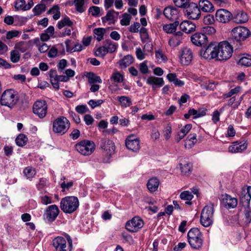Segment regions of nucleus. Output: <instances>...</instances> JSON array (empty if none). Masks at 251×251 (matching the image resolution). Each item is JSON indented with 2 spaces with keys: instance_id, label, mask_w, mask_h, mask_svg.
Wrapping results in <instances>:
<instances>
[{
  "instance_id": "nucleus-1",
  "label": "nucleus",
  "mask_w": 251,
  "mask_h": 251,
  "mask_svg": "<svg viewBox=\"0 0 251 251\" xmlns=\"http://www.w3.org/2000/svg\"><path fill=\"white\" fill-rule=\"evenodd\" d=\"M251 36V32L246 27L239 26L233 28L231 31V37L237 48H240L243 42Z\"/></svg>"
},
{
  "instance_id": "nucleus-2",
  "label": "nucleus",
  "mask_w": 251,
  "mask_h": 251,
  "mask_svg": "<svg viewBox=\"0 0 251 251\" xmlns=\"http://www.w3.org/2000/svg\"><path fill=\"white\" fill-rule=\"evenodd\" d=\"M79 205V201L77 197L67 196L61 199L60 207L64 213L71 214L76 210Z\"/></svg>"
},
{
  "instance_id": "nucleus-3",
  "label": "nucleus",
  "mask_w": 251,
  "mask_h": 251,
  "mask_svg": "<svg viewBox=\"0 0 251 251\" xmlns=\"http://www.w3.org/2000/svg\"><path fill=\"white\" fill-rule=\"evenodd\" d=\"M216 59L220 61L229 59L233 53V48L227 41L217 44Z\"/></svg>"
},
{
  "instance_id": "nucleus-4",
  "label": "nucleus",
  "mask_w": 251,
  "mask_h": 251,
  "mask_svg": "<svg viewBox=\"0 0 251 251\" xmlns=\"http://www.w3.org/2000/svg\"><path fill=\"white\" fill-rule=\"evenodd\" d=\"M188 241L191 247L196 250L200 249L203 244L202 235L198 228H191L187 233Z\"/></svg>"
},
{
  "instance_id": "nucleus-5",
  "label": "nucleus",
  "mask_w": 251,
  "mask_h": 251,
  "mask_svg": "<svg viewBox=\"0 0 251 251\" xmlns=\"http://www.w3.org/2000/svg\"><path fill=\"white\" fill-rule=\"evenodd\" d=\"M214 207V204L210 203L205 205L201 211L200 222L204 227H208L213 223Z\"/></svg>"
},
{
  "instance_id": "nucleus-6",
  "label": "nucleus",
  "mask_w": 251,
  "mask_h": 251,
  "mask_svg": "<svg viewBox=\"0 0 251 251\" xmlns=\"http://www.w3.org/2000/svg\"><path fill=\"white\" fill-rule=\"evenodd\" d=\"M18 96L16 92L12 89L5 90L0 98V104L10 108L16 105L18 100Z\"/></svg>"
},
{
  "instance_id": "nucleus-7",
  "label": "nucleus",
  "mask_w": 251,
  "mask_h": 251,
  "mask_svg": "<svg viewBox=\"0 0 251 251\" xmlns=\"http://www.w3.org/2000/svg\"><path fill=\"white\" fill-rule=\"evenodd\" d=\"M75 149L81 154L88 156L94 152L95 149V144L93 141L84 140L75 144Z\"/></svg>"
},
{
  "instance_id": "nucleus-8",
  "label": "nucleus",
  "mask_w": 251,
  "mask_h": 251,
  "mask_svg": "<svg viewBox=\"0 0 251 251\" xmlns=\"http://www.w3.org/2000/svg\"><path fill=\"white\" fill-rule=\"evenodd\" d=\"M70 126L69 121L65 117H61L54 121L52 129L55 133L63 134L68 131Z\"/></svg>"
},
{
  "instance_id": "nucleus-9",
  "label": "nucleus",
  "mask_w": 251,
  "mask_h": 251,
  "mask_svg": "<svg viewBox=\"0 0 251 251\" xmlns=\"http://www.w3.org/2000/svg\"><path fill=\"white\" fill-rule=\"evenodd\" d=\"M184 13L188 18L193 20L199 19L201 15L200 8L196 3L193 2L189 3L185 8Z\"/></svg>"
},
{
  "instance_id": "nucleus-10",
  "label": "nucleus",
  "mask_w": 251,
  "mask_h": 251,
  "mask_svg": "<svg viewBox=\"0 0 251 251\" xmlns=\"http://www.w3.org/2000/svg\"><path fill=\"white\" fill-rule=\"evenodd\" d=\"M216 51L217 43H211L206 48L203 46L200 51V54L205 59H216Z\"/></svg>"
},
{
  "instance_id": "nucleus-11",
  "label": "nucleus",
  "mask_w": 251,
  "mask_h": 251,
  "mask_svg": "<svg viewBox=\"0 0 251 251\" xmlns=\"http://www.w3.org/2000/svg\"><path fill=\"white\" fill-rule=\"evenodd\" d=\"M48 105L44 100H37L33 105V112L40 118H44L47 113Z\"/></svg>"
},
{
  "instance_id": "nucleus-12",
  "label": "nucleus",
  "mask_w": 251,
  "mask_h": 251,
  "mask_svg": "<svg viewBox=\"0 0 251 251\" xmlns=\"http://www.w3.org/2000/svg\"><path fill=\"white\" fill-rule=\"evenodd\" d=\"M100 148L107 156H111L115 152V146L114 142L108 138H102L100 143Z\"/></svg>"
},
{
  "instance_id": "nucleus-13",
  "label": "nucleus",
  "mask_w": 251,
  "mask_h": 251,
  "mask_svg": "<svg viewBox=\"0 0 251 251\" xmlns=\"http://www.w3.org/2000/svg\"><path fill=\"white\" fill-rule=\"evenodd\" d=\"M143 226V221L139 217H134L126 222V228L131 232H136L139 231Z\"/></svg>"
},
{
  "instance_id": "nucleus-14",
  "label": "nucleus",
  "mask_w": 251,
  "mask_h": 251,
  "mask_svg": "<svg viewBox=\"0 0 251 251\" xmlns=\"http://www.w3.org/2000/svg\"><path fill=\"white\" fill-rule=\"evenodd\" d=\"M59 211L58 207L56 205H50L47 207L44 213V219L47 222L51 223L57 218Z\"/></svg>"
},
{
  "instance_id": "nucleus-15",
  "label": "nucleus",
  "mask_w": 251,
  "mask_h": 251,
  "mask_svg": "<svg viewBox=\"0 0 251 251\" xmlns=\"http://www.w3.org/2000/svg\"><path fill=\"white\" fill-rule=\"evenodd\" d=\"M126 148L134 152H137L140 148V139L136 138L134 134L128 136L125 141Z\"/></svg>"
},
{
  "instance_id": "nucleus-16",
  "label": "nucleus",
  "mask_w": 251,
  "mask_h": 251,
  "mask_svg": "<svg viewBox=\"0 0 251 251\" xmlns=\"http://www.w3.org/2000/svg\"><path fill=\"white\" fill-rule=\"evenodd\" d=\"M216 20L220 23L226 24L228 23L232 18V13L225 9L218 10L215 14Z\"/></svg>"
},
{
  "instance_id": "nucleus-17",
  "label": "nucleus",
  "mask_w": 251,
  "mask_h": 251,
  "mask_svg": "<svg viewBox=\"0 0 251 251\" xmlns=\"http://www.w3.org/2000/svg\"><path fill=\"white\" fill-rule=\"evenodd\" d=\"M193 53L191 50L188 48H183L180 52V61L183 65H188L193 59Z\"/></svg>"
},
{
  "instance_id": "nucleus-18",
  "label": "nucleus",
  "mask_w": 251,
  "mask_h": 251,
  "mask_svg": "<svg viewBox=\"0 0 251 251\" xmlns=\"http://www.w3.org/2000/svg\"><path fill=\"white\" fill-rule=\"evenodd\" d=\"M164 16L171 21L175 22L179 21V12L176 8L173 6H168L166 7L163 12Z\"/></svg>"
},
{
  "instance_id": "nucleus-19",
  "label": "nucleus",
  "mask_w": 251,
  "mask_h": 251,
  "mask_svg": "<svg viewBox=\"0 0 251 251\" xmlns=\"http://www.w3.org/2000/svg\"><path fill=\"white\" fill-rule=\"evenodd\" d=\"M192 43L197 46H205L208 43V38L202 32H197L191 38Z\"/></svg>"
},
{
  "instance_id": "nucleus-20",
  "label": "nucleus",
  "mask_w": 251,
  "mask_h": 251,
  "mask_svg": "<svg viewBox=\"0 0 251 251\" xmlns=\"http://www.w3.org/2000/svg\"><path fill=\"white\" fill-rule=\"evenodd\" d=\"M55 251H67L66 241L62 237H57L52 242Z\"/></svg>"
},
{
  "instance_id": "nucleus-21",
  "label": "nucleus",
  "mask_w": 251,
  "mask_h": 251,
  "mask_svg": "<svg viewBox=\"0 0 251 251\" xmlns=\"http://www.w3.org/2000/svg\"><path fill=\"white\" fill-rule=\"evenodd\" d=\"M222 203L225 207L228 209L235 208L238 203L237 199L227 194L223 196Z\"/></svg>"
},
{
  "instance_id": "nucleus-22",
  "label": "nucleus",
  "mask_w": 251,
  "mask_h": 251,
  "mask_svg": "<svg viewBox=\"0 0 251 251\" xmlns=\"http://www.w3.org/2000/svg\"><path fill=\"white\" fill-rule=\"evenodd\" d=\"M183 33L181 31L176 32L174 35L170 38L168 41V44L170 47L176 48L182 43Z\"/></svg>"
},
{
  "instance_id": "nucleus-23",
  "label": "nucleus",
  "mask_w": 251,
  "mask_h": 251,
  "mask_svg": "<svg viewBox=\"0 0 251 251\" xmlns=\"http://www.w3.org/2000/svg\"><path fill=\"white\" fill-rule=\"evenodd\" d=\"M179 166L180 167L182 175L188 176L191 173L193 166L190 162L185 160H182L179 163Z\"/></svg>"
},
{
  "instance_id": "nucleus-24",
  "label": "nucleus",
  "mask_w": 251,
  "mask_h": 251,
  "mask_svg": "<svg viewBox=\"0 0 251 251\" xmlns=\"http://www.w3.org/2000/svg\"><path fill=\"white\" fill-rule=\"evenodd\" d=\"M119 14L118 12H116L114 10H111L107 12L106 15L104 17L101 18L103 23L109 22V25L115 24L116 20L115 18L117 17Z\"/></svg>"
},
{
  "instance_id": "nucleus-25",
  "label": "nucleus",
  "mask_w": 251,
  "mask_h": 251,
  "mask_svg": "<svg viewBox=\"0 0 251 251\" xmlns=\"http://www.w3.org/2000/svg\"><path fill=\"white\" fill-rule=\"evenodd\" d=\"M180 29L186 33H190L196 29L195 25L189 21H184L179 25Z\"/></svg>"
},
{
  "instance_id": "nucleus-26",
  "label": "nucleus",
  "mask_w": 251,
  "mask_h": 251,
  "mask_svg": "<svg viewBox=\"0 0 251 251\" xmlns=\"http://www.w3.org/2000/svg\"><path fill=\"white\" fill-rule=\"evenodd\" d=\"M247 148V144L246 142L238 143V142H236L229 147L228 151L231 153L240 152L245 150Z\"/></svg>"
},
{
  "instance_id": "nucleus-27",
  "label": "nucleus",
  "mask_w": 251,
  "mask_h": 251,
  "mask_svg": "<svg viewBox=\"0 0 251 251\" xmlns=\"http://www.w3.org/2000/svg\"><path fill=\"white\" fill-rule=\"evenodd\" d=\"M199 4V7L203 12L211 13L214 11V6L207 0H200Z\"/></svg>"
},
{
  "instance_id": "nucleus-28",
  "label": "nucleus",
  "mask_w": 251,
  "mask_h": 251,
  "mask_svg": "<svg viewBox=\"0 0 251 251\" xmlns=\"http://www.w3.org/2000/svg\"><path fill=\"white\" fill-rule=\"evenodd\" d=\"M147 83L152 86L153 89H154L156 86L161 87L164 84V80L162 78L156 77L153 76H149L147 79Z\"/></svg>"
},
{
  "instance_id": "nucleus-29",
  "label": "nucleus",
  "mask_w": 251,
  "mask_h": 251,
  "mask_svg": "<svg viewBox=\"0 0 251 251\" xmlns=\"http://www.w3.org/2000/svg\"><path fill=\"white\" fill-rule=\"evenodd\" d=\"M233 18L235 22L239 24L245 23L248 21V16L247 13L242 11H237Z\"/></svg>"
},
{
  "instance_id": "nucleus-30",
  "label": "nucleus",
  "mask_w": 251,
  "mask_h": 251,
  "mask_svg": "<svg viewBox=\"0 0 251 251\" xmlns=\"http://www.w3.org/2000/svg\"><path fill=\"white\" fill-rule=\"evenodd\" d=\"M159 184V180L156 177H152L148 180L147 186L151 192H154L157 190Z\"/></svg>"
},
{
  "instance_id": "nucleus-31",
  "label": "nucleus",
  "mask_w": 251,
  "mask_h": 251,
  "mask_svg": "<svg viewBox=\"0 0 251 251\" xmlns=\"http://www.w3.org/2000/svg\"><path fill=\"white\" fill-rule=\"evenodd\" d=\"M133 61L134 58L132 56L127 55L119 62V66L120 68L122 69H125L131 64L133 62Z\"/></svg>"
},
{
  "instance_id": "nucleus-32",
  "label": "nucleus",
  "mask_w": 251,
  "mask_h": 251,
  "mask_svg": "<svg viewBox=\"0 0 251 251\" xmlns=\"http://www.w3.org/2000/svg\"><path fill=\"white\" fill-rule=\"evenodd\" d=\"M179 24V21H176L173 23L165 25L163 26V29L167 33H173L176 31Z\"/></svg>"
},
{
  "instance_id": "nucleus-33",
  "label": "nucleus",
  "mask_w": 251,
  "mask_h": 251,
  "mask_svg": "<svg viewBox=\"0 0 251 251\" xmlns=\"http://www.w3.org/2000/svg\"><path fill=\"white\" fill-rule=\"evenodd\" d=\"M103 44L105 46L106 50L108 52L113 53L117 49V44L113 42L110 40H106L104 42Z\"/></svg>"
},
{
  "instance_id": "nucleus-34",
  "label": "nucleus",
  "mask_w": 251,
  "mask_h": 251,
  "mask_svg": "<svg viewBox=\"0 0 251 251\" xmlns=\"http://www.w3.org/2000/svg\"><path fill=\"white\" fill-rule=\"evenodd\" d=\"M86 76L88 78V82L90 84H94L96 82L100 83L102 82V80L100 77L92 72L88 73L86 75Z\"/></svg>"
},
{
  "instance_id": "nucleus-35",
  "label": "nucleus",
  "mask_w": 251,
  "mask_h": 251,
  "mask_svg": "<svg viewBox=\"0 0 251 251\" xmlns=\"http://www.w3.org/2000/svg\"><path fill=\"white\" fill-rule=\"evenodd\" d=\"M86 1L83 0H74V4L76 10L79 12L82 13L86 9V6L85 5Z\"/></svg>"
},
{
  "instance_id": "nucleus-36",
  "label": "nucleus",
  "mask_w": 251,
  "mask_h": 251,
  "mask_svg": "<svg viewBox=\"0 0 251 251\" xmlns=\"http://www.w3.org/2000/svg\"><path fill=\"white\" fill-rule=\"evenodd\" d=\"M30 42V41L28 42H20L15 45V48L17 50H19L22 52H25L29 49Z\"/></svg>"
},
{
  "instance_id": "nucleus-37",
  "label": "nucleus",
  "mask_w": 251,
  "mask_h": 251,
  "mask_svg": "<svg viewBox=\"0 0 251 251\" xmlns=\"http://www.w3.org/2000/svg\"><path fill=\"white\" fill-rule=\"evenodd\" d=\"M117 100L122 106L127 107L132 104L131 99L127 96H118Z\"/></svg>"
},
{
  "instance_id": "nucleus-38",
  "label": "nucleus",
  "mask_w": 251,
  "mask_h": 251,
  "mask_svg": "<svg viewBox=\"0 0 251 251\" xmlns=\"http://www.w3.org/2000/svg\"><path fill=\"white\" fill-rule=\"evenodd\" d=\"M238 64L246 67L251 66V55L247 54L246 56L241 57L238 61Z\"/></svg>"
},
{
  "instance_id": "nucleus-39",
  "label": "nucleus",
  "mask_w": 251,
  "mask_h": 251,
  "mask_svg": "<svg viewBox=\"0 0 251 251\" xmlns=\"http://www.w3.org/2000/svg\"><path fill=\"white\" fill-rule=\"evenodd\" d=\"M73 24V22L71 21L70 18L68 17H66L58 22L57 27L59 29H61L65 26H71Z\"/></svg>"
},
{
  "instance_id": "nucleus-40",
  "label": "nucleus",
  "mask_w": 251,
  "mask_h": 251,
  "mask_svg": "<svg viewBox=\"0 0 251 251\" xmlns=\"http://www.w3.org/2000/svg\"><path fill=\"white\" fill-rule=\"evenodd\" d=\"M197 135L196 133L190 134L187 138V142L186 143L185 147L188 145L190 148L193 146L197 142Z\"/></svg>"
},
{
  "instance_id": "nucleus-41",
  "label": "nucleus",
  "mask_w": 251,
  "mask_h": 251,
  "mask_svg": "<svg viewBox=\"0 0 251 251\" xmlns=\"http://www.w3.org/2000/svg\"><path fill=\"white\" fill-rule=\"evenodd\" d=\"M46 9V4L41 2L33 8V11L34 12L35 15H39L42 12H44Z\"/></svg>"
},
{
  "instance_id": "nucleus-42",
  "label": "nucleus",
  "mask_w": 251,
  "mask_h": 251,
  "mask_svg": "<svg viewBox=\"0 0 251 251\" xmlns=\"http://www.w3.org/2000/svg\"><path fill=\"white\" fill-rule=\"evenodd\" d=\"M27 141V138L23 134H19L16 138L15 142L16 144L20 147L25 146Z\"/></svg>"
},
{
  "instance_id": "nucleus-43",
  "label": "nucleus",
  "mask_w": 251,
  "mask_h": 251,
  "mask_svg": "<svg viewBox=\"0 0 251 251\" xmlns=\"http://www.w3.org/2000/svg\"><path fill=\"white\" fill-rule=\"evenodd\" d=\"M180 198L181 200L190 201L193 199V195L192 194L191 192L188 191H185L181 193ZM186 203L187 204H191L192 202L190 201H187L186 202Z\"/></svg>"
},
{
  "instance_id": "nucleus-44",
  "label": "nucleus",
  "mask_w": 251,
  "mask_h": 251,
  "mask_svg": "<svg viewBox=\"0 0 251 251\" xmlns=\"http://www.w3.org/2000/svg\"><path fill=\"white\" fill-rule=\"evenodd\" d=\"M105 29L103 28H95L93 30L94 33L96 36V39L98 41H100L103 38Z\"/></svg>"
},
{
  "instance_id": "nucleus-45",
  "label": "nucleus",
  "mask_w": 251,
  "mask_h": 251,
  "mask_svg": "<svg viewBox=\"0 0 251 251\" xmlns=\"http://www.w3.org/2000/svg\"><path fill=\"white\" fill-rule=\"evenodd\" d=\"M21 55L18 50H12L10 52V60L13 63H17L19 61Z\"/></svg>"
},
{
  "instance_id": "nucleus-46",
  "label": "nucleus",
  "mask_w": 251,
  "mask_h": 251,
  "mask_svg": "<svg viewBox=\"0 0 251 251\" xmlns=\"http://www.w3.org/2000/svg\"><path fill=\"white\" fill-rule=\"evenodd\" d=\"M24 173L26 178H30L33 177L36 174L35 169L30 167L25 168L24 170Z\"/></svg>"
},
{
  "instance_id": "nucleus-47",
  "label": "nucleus",
  "mask_w": 251,
  "mask_h": 251,
  "mask_svg": "<svg viewBox=\"0 0 251 251\" xmlns=\"http://www.w3.org/2000/svg\"><path fill=\"white\" fill-rule=\"evenodd\" d=\"M173 1L176 7L184 9L190 3L189 0H173Z\"/></svg>"
},
{
  "instance_id": "nucleus-48",
  "label": "nucleus",
  "mask_w": 251,
  "mask_h": 251,
  "mask_svg": "<svg viewBox=\"0 0 251 251\" xmlns=\"http://www.w3.org/2000/svg\"><path fill=\"white\" fill-rule=\"evenodd\" d=\"M108 53L107 50L103 45V46L100 47L97 49L95 51V54L96 56L102 57Z\"/></svg>"
},
{
  "instance_id": "nucleus-49",
  "label": "nucleus",
  "mask_w": 251,
  "mask_h": 251,
  "mask_svg": "<svg viewBox=\"0 0 251 251\" xmlns=\"http://www.w3.org/2000/svg\"><path fill=\"white\" fill-rule=\"evenodd\" d=\"M139 31L141 35L142 41L143 42H146L149 39V35L148 33V30L147 28L145 27H142L140 28Z\"/></svg>"
},
{
  "instance_id": "nucleus-50",
  "label": "nucleus",
  "mask_w": 251,
  "mask_h": 251,
  "mask_svg": "<svg viewBox=\"0 0 251 251\" xmlns=\"http://www.w3.org/2000/svg\"><path fill=\"white\" fill-rule=\"evenodd\" d=\"M131 19V16L127 13H125L123 15V18L120 21L121 25L127 26L129 25Z\"/></svg>"
},
{
  "instance_id": "nucleus-51",
  "label": "nucleus",
  "mask_w": 251,
  "mask_h": 251,
  "mask_svg": "<svg viewBox=\"0 0 251 251\" xmlns=\"http://www.w3.org/2000/svg\"><path fill=\"white\" fill-rule=\"evenodd\" d=\"M201 31L205 35H212L216 32V29L213 26H206L202 28Z\"/></svg>"
},
{
  "instance_id": "nucleus-52",
  "label": "nucleus",
  "mask_w": 251,
  "mask_h": 251,
  "mask_svg": "<svg viewBox=\"0 0 251 251\" xmlns=\"http://www.w3.org/2000/svg\"><path fill=\"white\" fill-rule=\"evenodd\" d=\"M111 79L115 82L120 83L123 80V76L119 72H115L112 74Z\"/></svg>"
},
{
  "instance_id": "nucleus-53",
  "label": "nucleus",
  "mask_w": 251,
  "mask_h": 251,
  "mask_svg": "<svg viewBox=\"0 0 251 251\" xmlns=\"http://www.w3.org/2000/svg\"><path fill=\"white\" fill-rule=\"evenodd\" d=\"M241 90V87L240 86H237L234 89L230 90L228 93L224 94L223 96L225 98H229L232 95L237 94Z\"/></svg>"
},
{
  "instance_id": "nucleus-54",
  "label": "nucleus",
  "mask_w": 251,
  "mask_h": 251,
  "mask_svg": "<svg viewBox=\"0 0 251 251\" xmlns=\"http://www.w3.org/2000/svg\"><path fill=\"white\" fill-rule=\"evenodd\" d=\"M203 21L205 25H209L214 24L215 19L213 15L207 14L206 16H204Z\"/></svg>"
},
{
  "instance_id": "nucleus-55",
  "label": "nucleus",
  "mask_w": 251,
  "mask_h": 251,
  "mask_svg": "<svg viewBox=\"0 0 251 251\" xmlns=\"http://www.w3.org/2000/svg\"><path fill=\"white\" fill-rule=\"evenodd\" d=\"M100 8L98 6H93L89 8V12L90 13L92 16L95 17L99 16L100 13Z\"/></svg>"
},
{
  "instance_id": "nucleus-56",
  "label": "nucleus",
  "mask_w": 251,
  "mask_h": 251,
  "mask_svg": "<svg viewBox=\"0 0 251 251\" xmlns=\"http://www.w3.org/2000/svg\"><path fill=\"white\" fill-rule=\"evenodd\" d=\"M66 49L67 51H70V52H75V51H81L82 50V46L81 44H76L75 46V47L73 49H70L69 46L67 43V42H66Z\"/></svg>"
},
{
  "instance_id": "nucleus-57",
  "label": "nucleus",
  "mask_w": 251,
  "mask_h": 251,
  "mask_svg": "<svg viewBox=\"0 0 251 251\" xmlns=\"http://www.w3.org/2000/svg\"><path fill=\"white\" fill-rule=\"evenodd\" d=\"M103 102V100H91L88 102V104L91 106L92 108L94 109L97 106H100Z\"/></svg>"
},
{
  "instance_id": "nucleus-58",
  "label": "nucleus",
  "mask_w": 251,
  "mask_h": 251,
  "mask_svg": "<svg viewBox=\"0 0 251 251\" xmlns=\"http://www.w3.org/2000/svg\"><path fill=\"white\" fill-rule=\"evenodd\" d=\"M75 110L79 114H82L88 111L86 105H80L75 107Z\"/></svg>"
},
{
  "instance_id": "nucleus-59",
  "label": "nucleus",
  "mask_w": 251,
  "mask_h": 251,
  "mask_svg": "<svg viewBox=\"0 0 251 251\" xmlns=\"http://www.w3.org/2000/svg\"><path fill=\"white\" fill-rule=\"evenodd\" d=\"M140 27V24L138 22H136L130 25L129 27V31L132 33H137L139 31V28Z\"/></svg>"
},
{
  "instance_id": "nucleus-60",
  "label": "nucleus",
  "mask_w": 251,
  "mask_h": 251,
  "mask_svg": "<svg viewBox=\"0 0 251 251\" xmlns=\"http://www.w3.org/2000/svg\"><path fill=\"white\" fill-rule=\"evenodd\" d=\"M164 136L166 139L168 140L171 136L172 133V128L170 125H168L164 130Z\"/></svg>"
},
{
  "instance_id": "nucleus-61",
  "label": "nucleus",
  "mask_w": 251,
  "mask_h": 251,
  "mask_svg": "<svg viewBox=\"0 0 251 251\" xmlns=\"http://www.w3.org/2000/svg\"><path fill=\"white\" fill-rule=\"evenodd\" d=\"M41 201L42 203L44 205H47L48 204L52 203L51 198L47 195L42 196L41 197Z\"/></svg>"
},
{
  "instance_id": "nucleus-62",
  "label": "nucleus",
  "mask_w": 251,
  "mask_h": 251,
  "mask_svg": "<svg viewBox=\"0 0 251 251\" xmlns=\"http://www.w3.org/2000/svg\"><path fill=\"white\" fill-rule=\"evenodd\" d=\"M84 121L87 125H91L94 123V120L90 114H86L84 116Z\"/></svg>"
},
{
  "instance_id": "nucleus-63",
  "label": "nucleus",
  "mask_w": 251,
  "mask_h": 251,
  "mask_svg": "<svg viewBox=\"0 0 251 251\" xmlns=\"http://www.w3.org/2000/svg\"><path fill=\"white\" fill-rule=\"evenodd\" d=\"M19 32L17 30H11L8 31L6 34V38L8 39H12L14 37L18 36Z\"/></svg>"
},
{
  "instance_id": "nucleus-64",
  "label": "nucleus",
  "mask_w": 251,
  "mask_h": 251,
  "mask_svg": "<svg viewBox=\"0 0 251 251\" xmlns=\"http://www.w3.org/2000/svg\"><path fill=\"white\" fill-rule=\"evenodd\" d=\"M136 55L137 58L139 60H143L145 58V54L143 52L140 48H136Z\"/></svg>"
}]
</instances>
